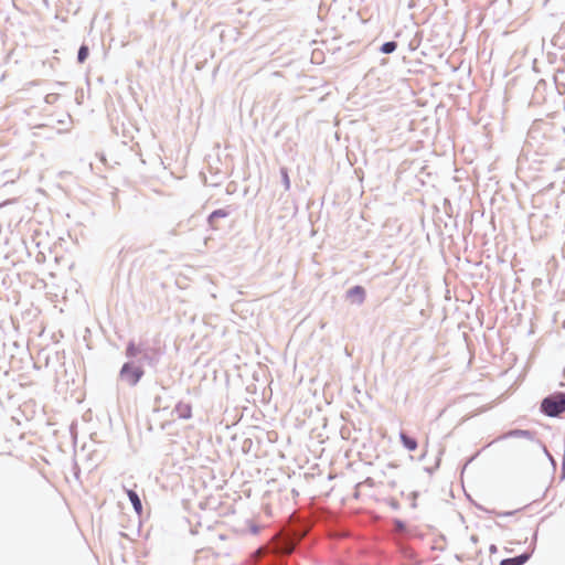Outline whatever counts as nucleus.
I'll use <instances>...</instances> for the list:
<instances>
[{
	"label": "nucleus",
	"instance_id": "nucleus-1",
	"mask_svg": "<svg viewBox=\"0 0 565 565\" xmlns=\"http://www.w3.org/2000/svg\"><path fill=\"white\" fill-rule=\"evenodd\" d=\"M541 409L544 414L555 417L565 412V394L558 393L543 399Z\"/></svg>",
	"mask_w": 565,
	"mask_h": 565
},
{
	"label": "nucleus",
	"instance_id": "nucleus-2",
	"mask_svg": "<svg viewBox=\"0 0 565 565\" xmlns=\"http://www.w3.org/2000/svg\"><path fill=\"white\" fill-rule=\"evenodd\" d=\"M143 372L139 366L126 363L124 364L120 375L129 384L135 385L142 376Z\"/></svg>",
	"mask_w": 565,
	"mask_h": 565
},
{
	"label": "nucleus",
	"instance_id": "nucleus-3",
	"mask_svg": "<svg viewBox=\"0 0 565 565\" xmlns=\"http://www.w3.org/2000/svg\"><path fill=\"white\" fill-rule=\"evenodd\" d=\"M174 412L178 418L189 419L192 417V406L189 403L180 402L175 405Z\"/></svg>",
	"mask_w": 565,
	"mask_h": 565
},
{
	"label": "nucleus",
	"instance_id": "nucleus-4",
	"mask_svg": "<svg viewBox=\"0 0 565 565\" xmlns=\"http://www.w3.org/2000/svg\"><path fill=\"white\" fill-rule=\"evenodd\" d=\"M348 298L352 302L362 303L365 299V290L361 286H355L348 291Z\"/></svg>",
	"mask_w": 565,
	"mask_h": 565
},
{
	"label": "nucleus",
	"instance_id": "nucleus-5",
	"mask_svg": "<svg viewBox=\"0 0 565 565\" xmlns=\"http://www.w3.org/2000/svg\"><path fill=\"white\" fill-rule=\"evenodd\" d=\"M399 438L403 446L409 451H415L417 449V441L414 438L407 436L404 433H401Z\"/></svg>",
	"mask_w": 565,
	"mask_h": 565
},
{
	"label": "nucleus",
	"instance_id": "nucleus-6",
	"mask_svg": "<svg viewBox=\"0 0 565 565\" xmlns=\"http://www.w3.org/2000/svg\"><path fill=\"white\" fill-rule=\"evenodd\" d=\"M127 494H128V498L131 501L136 512L138 514H141V512H142V504H141V501H140L138 494L135 491H132V490H127Z\"/></svg>",
	"mask_w": 565,
	"mask_h": 565
},
{
	"label": "nucleus",
	"instance_id": "nucleus-7",
	"mask_svg": "<svg viewBox=\"0 0 565 565\" xmlns=\"http://www.w3.org/2000/svg\"><path fill=\"white\" fill-rule=\"evenodd\" d=\"M529 559L527 554H522L513 558L502 559L500 565H523Z\"/></svg>",
	"mask_w": 565,
	"mask_h": 565
},
{
	"label": "nucleus",
	"instance_id": "nucleus-8",
	"mask_svg": "<svg viewBox=\"0 0 565 565\" xmlns=\"http://www.w3.org/2000/svg\"><path fill=\"white\" fill-rule=\"evenodd\" d=\"M396 47H397L396 42L391 41V42L384 43L381 47V51L385 54H390V53H393L396 50Z\"/></svg>",
	"mask_w": 565,
	"mask_h": 565
},
{
	"label": "nucleus",
	"instance_id": "nucleus-9",
	"mask_svg": "<svg viewBox=\"0 0 565 565\" xmlns=\"http://www.w3.org/2000/svg\"><path fill=\"white\" fill-rule=\"evenodd\" d=\"M227 214L228 213L225 210H216V211L212 212V214L209 217V221H210V223H213L216 218L226 217Z\"/></svg>",
	"mask_w": 565,
	"mask_h": 565
},
{
	"label": "nucleus",
	"instance_id": "nucleus-10",
	"mask_svg": "<svg viewBox=\"0 0 565 565\" xmlns=\"http://www.w3.org/2000/svg\"><path fill=\"white\" fill-rule=\"evenodd\" d=\"M88 52H89V51H88V47H87L86 45H82V46L79 47V50H78V56H77V58H78V62H79V63L85 62V60H86V58H87V56H88Z\"/></svg>",
	"mask_w": 565,
	"mask_h": 565
},
{
	"label": "nucleus",
	"instance_id": "nucleus-11",
	"mask_svg": "<svg viewBox=\"0 0 565 565\" xmlns=\"http://www.w3.org/2000/svg\"><path fill=\"white\" fill-rule=\"evenodd\" d=\"M281 174H282V179H284L285 188H286V189H289V188H290V180H289V175H288L287 170H286V169H282V170H281Z\"/></svg>",
	"mask_w": 565,
	"mask_h": 565
},
{
	"label": "nucleus",
	"instance_id": "nucleus-12",
	"mask_svg": "<svg viewBox=\"0 0 565 565\" xmlns=\"http://www.w3.org/2000/svg\"><path fill=\"white\" fill-rule=\"evenodd\" d=\"M511 435H514V436H527L529 433L525 431V430H515V431H512Z\"/></svg>",
	"mask_w": 565,
	"mask_h": 565
}]
</instances>
